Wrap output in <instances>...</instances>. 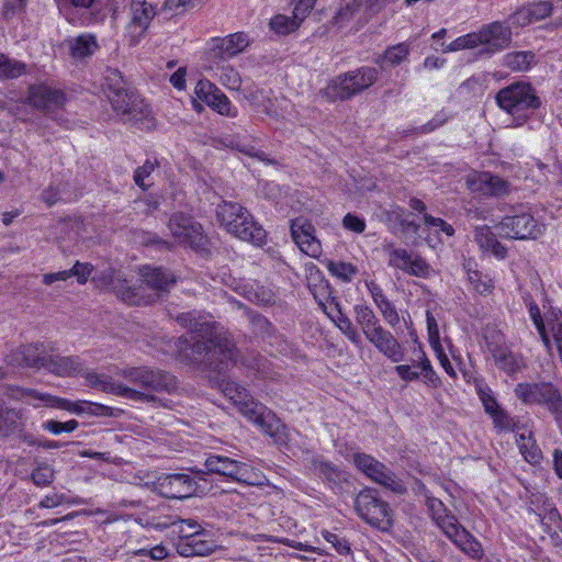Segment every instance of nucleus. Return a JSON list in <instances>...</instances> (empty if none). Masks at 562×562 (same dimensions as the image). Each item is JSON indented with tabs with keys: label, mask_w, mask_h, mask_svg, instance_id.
Listing matches in <instances>:
<instances>
[{
	"label": "nucleus",
	"mask_w": 562,
	"mask_h": 562,
	"mask_svg": "<svg viewBox=\"0 0 562 562\" xmlns=\"http://www.w3.org/2000/svg\"><path fill=\"white\" fill-rule=\"evenodd\" d=\"M177 322L192 336V351L196 360L205 362L213 371H225L236 363L237 350L229 334L198 312L179 314Z\"/></svg>",
	"instance_id": "nucleus-1"
},
{
	"label": "nucleus",
	"mask_w": 562,
	"mask_h": 562,
	"mask_svg": "<svg viewBox=\"0 0 562 562\" xmlns=\"http://www.w3.org/2000/svg\"><path fill=\"white\" fill-rule=\"evenodd\" d=\"M221 392L229 398L249 422L257 425L265 434L276 437L283 427L277 415L263 404L254 400L248 390L229 379L217 381Z\"/></svg>",
	"instance_id": "nucleus-2"
},
{
	"label": "nucleus",
	"mask_w": 562,
	"mask_h": 562,
	"mask_svg": "<svg viewBox=\"0 0 562 562\" xmlns=\"http://www.w3.org/2000/svg\"><path fill=\"white\" fill-rule=\"evenodd\" d=\"M122 376L138 389L127 386V390L139 393L136 398H128L134 402L158 403L161 400L155 395L158 392H172L177 387V379L169 372L149 367H133L122 370Z\"/></svg>",
	"instance_id": "nucleus-3"
},
{
	"label": "nucleus",
	"mask_w": 562,
	"mask_h": 562,
	"mask_svg": "<svg viewBox=\"0 0 562 562\" xmlns=\"http://www.w3.org/2000/svg\"><path fill=\"white\" fill-rule=\"evenodd\" d=\"M425 505L436 525L442 532L463 552L473 558H479L481 554V544L458 521L457 517L450 514L442 503L437 497L429 495L428 491L423 485Z\"/></svg>",
	"instance_id": "nucleus-4"
},
{
	"label": "nucleus",
	"mask_w": 562,
	"mask_h": 562,
	"mask_svg": "<svg viewBox=\"0 0 562 562\" xmlns=\"http://www.w3.org/2000/svg\"><path fill=\"white\" fill-rule=\"evenodd\" d=\"M216 216L221 225L237 238L252 243L256 246L265 243L266 231L243 205L223 201L216 207Z\"/></svg>",
	"instance_id": "nucleus-5"
},
{
	"label": "nucleus",
	"mask_w": 562,
	"mask_h": 562,
	"mask_svg": "<svg viewBox=\"0 0 562 562\" xmlns=\"http://www.w3.org/2000/svg\"><path fill=\"white\" fill-rule=\"evenodd\" d=\"M143 283L154 291V294L148 296L143 295V286H131L122 283L120 288L113 285L117 295L130 305L150 304L159 299L164 293L169 290L177 282V277L169 270L160 267L146 266L140 269Z\"/></svg>",
	"instance_id": "nucleus-6"
},
{
	"label": "nucleus",
	"mask_w": 562,
	"mask_h": 562,
	"mask_svg": "<svg viewBox=\"0 0 562 562\" xmlns=\"http://www.w3.org/2000/svg\"><path fill=\"white\" fill-rule=\"evenodd\" d=\"M378 78L376 68L363 66L335 77L322 92L330 101L349 100L373 86Z\"/></svg>",
	"instance_id": "nucleus-7"
},
{
	"label": "nucleus",
	"mask_w": 562,
	"mask_h": 562,
	"mask_svg": "<svg viewBox=\"0 0 562 562\" xmlns=\"http://www.w3.org/2000/svg\"><path fill=\"white\" fill-rule=\"evenodd\" d=\"M495 101L503 111L518 117H527L528 113L541 105L533 87L524 81H516L502 88L496 93Z\"/></svg>",
	"instance_id": "nucleus-8"
},
{
	"label": "nucleus",
	"mask_w": 562,
	"mask_h": 562,
	"mask_svg": "<svg viewBox=\"0 0 562 562\" xmlns=\"http://www.w3.org/2000/svg\"><path fill=\"white\" fill-rule=\"evenodd\" d=\"M204 467L205 471L196 470L194 472L200 475L206 473L218 474L238 483L254 486L261 485L265 479L251 465L223 454H210L204 462Z\"/></svg>",
	"instance_id": "nucleus-9"
},
{
	"label": "nucleus",
	"mask_w": 562,
	"mask_h": 562,
	"mask_svg": "<svg viewBox=\"0 0 562 562\" xmlns=\"http://www.w3.org/2000/svg\"><path fill=\"white\" fill-rule=\"evenodd\" d=\"M514 393L522 403L543 406L557 420L562 419V394L553 383H518Z\"/></svg>",
	"instance_id": "nucleus-10"
},
{
	"label": "nucleus",
	"mask_w": 562,
	"mask_h": 562,
	"mask_svg": "<svg viewBox=\"0 0 562 562\" xmlns=\"http://www.w3.org/2000/svg\"><path fill=\"white\" fill-rule=\"evenodd\" d=\"M498 234L509 239H537L543 234L544 226L533 217L525 206L514 207L496 225Z\"/></svg>",
	"instance_id": "nucleus-11"
},
{
	"label": "nucleus",
	"mask_w": 562,
	"mask_h": 562,
	"mask_svg": "<svg viewBox=\"0 0 562 562\" xmlns=\"http://www.w3.org/2000/svg\"><path fill=\"white\" fill-rule=\"evenodd\" d=\"M355 509L363 521L382 531L389 530L393 525L390 505L373 488L368 487L357 494Z\"/></svg>",
	"instance_id": "nucleus-12"
},
{
	"label": "nucleus",
	"mask_w": 562,
	"mask_h": 562,
	"mask_svg": "<svg viewBox=\"0 0 562 562\" xmlns=\"http://www.w3.org/2000/svg\"><path fill=\"white\" fill-rule=\"evenodd\" d=\"M168 229L175 243L179 246L189 247L194 250L205 249L207 237L202 225L190 214L175 212L168 221Z\"/></svg>",
	"instance_id": "nucleus-13"
},
{
	"label": "nucleus",
	"mask_w": 562,
	"mask_h": 562,
	"mask_svg": "<svg viewBox=\"0 0 562 562\" xmlns=\"http://www.w3.org/2000/svg\"><path fill=\"white\" fill-rule=\"evenodd\" d=\"M353 463L359 471L366 474L371 481L382 485L391 492L403 495L406 493V486L398 480L395 473L385 464L367 453H356Z\"/></svg>",
	"instance_id": "nucleus-14"
},
{
	"label": "nucleus",
	"mask_w": 562,
	"mask_h": 562,
	"mask_svg": "<svg viewBox=\"0 0 562 562\" xmlns=\"http://www.w3.org/2000/svg\"><path fill=\"white\" fill-rule=\"evenodd\" d=\"M156 14V7L147 0L130 1L127 7L128 21L125 25V38L131 46H135L142 41Z\"/></svg>",
	"instance_id": "nucleus-15"
},
{
	"label": "nucleus",
	"mask_w": 562,
	"mask_h": 562,
	"mask_svg": "<svg viewBox=\"0 0 562 562\" xmlns=\"http://www.w3.org/2000/svg\"><path fill=\"white\" fill-rule=\"evenodd\" d=\"M109 101L114 112L125 121L143 122L150 117L148 104L131 88H126L122 93H115Z\"/></svg>",
	"instance_id": "nucleus-16"
},
{
	"label": "nucleus",
	"mask_w": 562,
	"mask_h": 562,
	"mask_svg": "<svg viewBox=\"0 0 562 562\" xmlns=\"http://www.w3.org/2000/svg\"><path fill=\"white\" fill-rule=\"evenodd\" d=\"M248 45V35L243 32L213 38L207 50V60L209 63L226 61L237 56Z\"/></svg>",
	"instance_id": "nucleus-17"
},
{
	"label": "nucleus",
	"mask_w": 562,
	"mask_h": 562,
	"mask_svg": "<svg viewBox=\"0 0 562 562\" xmlns=\"http://www.w3.org/2000/svg\"><path fill=\"white\" fill-rule=\"evenodd\" d=\"M156 488L166 498H188L198 493V483L188 474L175 473L157 480Z\"/></svg>",
	"instance_id": "nucleus-18"
},
{
	"label": "nucleus",
	"mask_w": 562,
	"mask_h": 562,
	"mask_svg": "<svg viewBox=\"0 0 562 562\" xmlns=\"http://www.w3.org/2000/svg\"><path fill=\"white\" fill-rule=\"evenodd\" d=\"M291 235L301 251L312 258L322 255V244L315 236V227L305 217H296L291 221Z\"/></svg>",
	"instance_id": "nucleus-19"
},
{
	"label": "nucleus",
	"mask_w": 562,
	"mask_h": 562,
	"mask_svg": "<svg viewBox=\"0 0 562 562\" xmlns=\"http://www.w3.org/2000/svg\"><path fill=\"white\" fill-rule=\"evenodd\" d=\"M467 184L472 192L490 196H504L512 190L510 182L488 171L470 175Z\"/></svg>",
	"instance_id": "nucleus-20"
},
{
	"label": "nucleus",
	"mask_w": 562,
	"mask_h": 562,
	"mask_svg": "<svg viewBox=\"0 0 562 562\" xmlns=\"http://www.w3.org/2000/svg\"><path fill=\"white\" fill-rule=\"evenodd\" d=\"M194 93L201 101L220 114L232 117L236 116V108L232 105L229 99L210 80H199L194 88Z\"/></svg>",
	"instance_id": "nucleus-21"
},
{
	"label": "nucleus",
	"mask_w": 562,
	"mask_h": 562,
	"mask_svg": "<svg viewBox=\"0 0 562 562\" xmlns=\"http://www.w3.org/2000/svg\"><path fill=\"white\" fill-rule=\"evenodd\" d=\"M21 394L22 396L29 397V403L34 407H57L76 414H89L87 405H90V402L83 401L71 403L66 398L57 397L48 393H42L34 389H24L21 391Z\"/></svg>",
	"instance_id": "nucleus-22"
},
{
	"label": "nucleus",
	"mask_w": 562,
	"mask_h": 562,
	"mask_svg": "<svg viewBox=\"0 0 562 562\" xmlns=\"http://www.w3.org/2000/svg\"><path fill=\"white\" fill-rule=\"evenodd\" d=\"M29 101L37 110L52 112L65 104L66 97L60 89L35 85L30 88Z\"/></svg>",
	"instance_id": "nucleus-23"
},
{
	"label": "nucleus",
	"mask_w": 562,
	"mask_h": 562,
	"mask_svg": "<svg viewBox=\"0 0 562 562\" xmlns=\"http://www.w3.org/2000/svg\"><path fill=\"white\" fill-rule=\"evenodd\" d=\"M366 338L379 350V352L392 362H400L404 359V348L394 335L386 330L382 325L369 333Z\"/></svg>",
	"instance_id": "nucleus-24"
},
{
	"label": "nucleus",
	"mask_w": 562,
	"mask_h": 562,
	"mask_svg": "<svg viewBox=\"0 0 562 562\" xmlns=\"http://www.w3.org/2000/svg\"><path fill=\"white\" fill-rule=\"evenodd\" d=\"M482 30L483 48L481 54H494L506 48L512 40V31L509 26L501 22H493Z\"/></svg>",
	"instance_id": "nucleus-25"
},
{
	"label": "nucleus",
	"mask_w": 562,
	"mask_h": 562,
	"mask_svg": "<svg viewBox=\"0 0 562 562\" xmlns=\"http://www.w3.org/2000/svg\"><path fill=\"white\" fill-rule=\"evenodd\" d=\"M41 368L58 376H71L81 373L83 364L79 357H64L58 353H48L45 351Z\"/></svg>",
	"instance_id": "nucleus-26"
},
{
	"label": "nucleus",
	"mask_w": 562,
	"mask_h": 562,
	"mask_svg": "<svg viewBox=\"0 0 562 562\" xmlns=\"http://www.w3.org/2000/svg\"><path fill=\"white\" fill-rule=\"evenodd\" d=\"M207 532L196 533L189 540H178L176 550L181 557H205L216 551L217 544L214 540L206 539Z\"/></svg>",
	"instance_id": "nucleus-27"
},
{
	"label": "nucleus",
	"mask_w": 562,
	"mask_h": 562,
	"mask_svg": "<svg viewBox=\"0 0 562 562\" xmlns=\"http://www.w3.org/2000/svg\"><path fill=\"white\" fill-rule=\"evenodd\" d=\"M44 352L45 350H40L38 345L20 346L5 356V362L12 367L41 369Z\"/></svg>",
	"instance_id": "nucleus-28"
},
{
	"label": "nucleus",
	"mask_w": 562,
	"mask_h": 562,
	"mask_svg": "<svg viewBox=\"0 0 562 562\" xmlns=\"http://www.w3.org/2000/svg\"><path fill=\"white\" fill-rule=\"evenodd\" d=\"M85 378L89 386L100 389L103 392L111 393L123 398H137L139 395V393L127 390L126 385L114 381L113 378L106 374L88 372Z\"/></svg>",
	"instance_id": "nucleus-29"
},
{
	"label": "nucleus",
	"mask_w": 562,
	"mask_h": 562,
	"mask_svg": "<svg viewBox=\"0 0 562 562\" xmlns=\"http://www.w3.org/2000/svg\"><path fill=\"white\" fill-rule=\"evenodd\" d=\"M236 291L255 304L273 305L276 303V293L269 286L244 282L236 286Z\"/></svg>",
	"instance_id": "nucleus-30"
},
{
	"label": "nucleus",
	"mask_w": 562,
	"mask_h": 562,
	"mask_svg": "<svg viewBox=\"0 0 562 562\" xmlns=\"http://www.w3.org/2000/svg\"><path fill=\"white\" fill-rule=\"evenodd\" d=\"M474 240L480 249L491 251L498 259H504L507 255V249L498 241L496 235L486 225L475 227Z\"/></svg>",
	"instance_id": "nucleus-31"
},
{
	"label": "nucleus",
	"mask_w": 562,
	"mask_h": 562,
	"mask_svg": "<svg viewBox=\"0 0 562 562\" xmlns=\"http://www.w3.org/2000/svg\"><path fill=\"white\" fill-rule=\"evenodd\" d=\"M551 11V1L533 2L519 9L515 13V19L520 25H526L547 18Z\"/></svg>",
	"instance_id": "nucleus-32"
},
{
	"label": "nucleus",
	"mask_w": 562,
	"mask_h": 562,
	"mask_svg": "<svg viewBox=\"0 0 562 562\" xmlns=\"http://www.w3.org/2000/svg\"><path fill=\"white\" fill-rule=\"evenodd\" d=\"M72 58L82 59L91 56L98 49L97 37L92 34H81L66 41Z\"/></svg>",
	"instance_id": "nucleus-33"
},
{
	"label": "nucleus",
	"mask_w": 562,
	"mask_h": 562,
	"mask_svg": "<svg viewBox=\"0 0 562 562\" xmlns=\"http://www.w3.org/2000/svg\"><path fill=\"white\" fill-rule=\"evenodd\" d=\"M210 68L216 71L220 82L231 90H239L241 77L239 72L226 61L210 63Z\"/></svg>",
	"instance_id": "nucleus-34"
},
{
	"label": "nucleus",
	"mask_w": 562,
	"mask_h": 562,
	"mask_svg": "<svg viewBox=\"0 0 562 562\" xmlns=\"http://www.w3.org/2000/svg\"><path fill=\"white\" fill-rule=\"evenodd\" d=\"M23 426V414L14 408H0V437H8L21 430Z\"/></svg>",
	"instance_id": "nucleus-35"
},
{
	"label": "nucleus",
	"mask_w": 562,
	"mask_h": 562,
	"mask_svg": "<svg viewBox=\"0 0 562 562\" xmlns=\"http://www.w3.org/2000/svg\"><path fill=\"white\" fill-rule=\"evenodd\" d=\"M353 310L356 322L360 326L364 337L381 326V323L373 310L368 305L358 304Z\"/></svg>",
	"instance_id": "nucleus-36"
},
{
	"label": "nucleus",
	"mask_w": 562,
	"mask_h": 562,
	"mask_svg": "<svg viewBox=\"0 0 562 562\" xmlns=\"http://www.w3.org/2000/svg\"><path fill=\"white\" fill-rule=\"evenodd\" d=\"M517 445L519 447L520 453L527 462L537 464L542 459V452L531 432H529L528 436H526L525 432L519 434L517 438Z\"/></svg>",
	"instance_id": "nucleus-37"
},
{
	"label": "nucleus",
	"mask_w": 562,
	"mask_h": 562,
	"mask_svg": "<svg viewBox=\"0 0 562 562\" xmlns=\"http://www.w3.org/2000/svg\"><path fill=\"white\" fill-rule=\"evenodd\" d=\"M103 92L110 99L115 93H122L126 90L127 83L122 74L115 68H106L102 83Z\"/></svg>",
	"instance_id": "nucleus-38"
},
{
	"label": "nucleus",
	"mask_w": 562,
	"mask_h": 562,
	"mask_svg": "<svg viewBox=\"0 0 562 562\" xmlns=\"http://www.w3.org/2000/svg\"><path fill=\"white\" fill-rule=\"evenodd\" d=\"M535 60L531 52H513L503 58V65L513 71H527Z\"/></svg>",
	"instance_id": "nucleus-39"
},
{
	"label": "nucleus",
	"mask_w": 562,
	"mask_h": 562,
	"mask_svg": "<svg viewBox=\"0 0 562 562\" xmlns=\"http://www.w3.org/2000/svg\"><path fill=\"white\" fill-rule=\"evenodd\" d=\"M487 350L493 357L495 364L502 361L503 357L507 356L510 349L506 346L505 339L502 333L492 330L485 337Z\"/></svg>",
	"instance_id": "nucleus-40"
},
{
	"label": "nucleus",
	"mask_w": 562,
	"mask_h": 562,
	"mask_svg": "<svg viewBox=\"0 0 562 562\" xmlns=\"http://www.w3.org/2000/svg\"><path fill=\"white\" fill-rule=\"evenodd\" d=\"M465 269L468 281L472 284L474 291L481 295H488L493 292L494 283L488 276L482 274V272L476 269H472L470 263L465 266Z\"/></svg>",
	"instance_id": "nucleus-41"
},
{
	"label": "nucleus",
	"mask_w": 562,
	"mask_h": 562,
	"mask_svg": "<svg viewBox=\"0 0 562 562\" xmlns=\"http://www.w3.org/2000/svg\"><path fill=\"white\" fill-rule=\"evenodd\" d=\"M26 66L24 63L9 58L0 54V78L13 79L25 74Z\"/></svg>",
	"instance_id": "nucleus-42"
},
{
	"label": "nucleus",
	"mask_w": 562,
	"mask_h": 562,
	"mask_svg": "<svg viewBox=\"0 0 562 562\" xmlns=\"http://www.w3.org/2000/svg\"><path fill=\"white\" fill-rule=\"evenodd\" d=\"M312 468L315 473L330 483L337 484L341 481L340 470L330 462L321 458H315L312 462Z\"/></svg>",
	"instance_id": "nucleus-43"
},
{
	"label": "nucleus",
	"mask_w": 562,
	"mask_h": 562,
	"mask_svg": "<svg viewBox=\"0 0 562 562\" xmlns=\"http://www.w3.org/2000/svg\"><path fill=\"white\" fill-rule=\"evenodd\" d=\"M384 250L389 255V266L405 271L412 259V255L403 248H395L392 245L384 246Z\"/></svg>",
	"instance_id": "nucleus-44"
},
{
	"label": "nucleus",
	"mask_w": 562,
	"mask_h": 562,
	"mask_svg": "<svg viewBox=\"0 0 562 562\" xmlns=\"http://www.w3.org/2000/svg\"><path fill=\"white\" fill-rule=\"evenodd\" d=\"M172 527L179 533L178 540H189L196 533H204V529L194 519H179L172 522Z\"/></svg>",
	"instance_id": "nucleus-45"
},
{
	"label": "nucleus",
	"mask_w": 562,
	"mask_h": 562,
	"mask_svg": "<svg viewBox=\"0 0 562 562\" xmlns=\"http://www.w3.org/2000/svg\"><path fill=\"white\" fill-rule=\"evenodd\" d=\"M54 479L55 471L50 465L46 463H40L33 469L31 473L32 482L40 487L49 486L53 483Z\"/></svg>",
	"instance_id": "nucleus-46"
},
{
	"label": "nucleus",
	"mask_w": 562,
	"mask_h": 562,
	"mask_svg": "<svg viewBox=\"0 0 562 562\" xmlns=\"http://www.w3.org/2000/svg\"><path fill=\"white\" fill-rule=\"evenodd\" d=\"M327 269L333 276H335L336 278H338L339 280H341L344 282H349L357 272V269L355 266H352L349 262H342V261L336 262V261L329 260L327 262Z\"/></svg>",
	"instance_id": "nucleus-47"
},
{
	"label": "nucleus",
	"mask_w": 562,
	"mask_h": 562,
	"mask_svg": "<svg viewBox=\"0 0 562 562\" xmlns=\"http://www.w3.org/2000/svg\"><path fill=\"white\" fill-rule=\"evenodd\" d=\"M301 21L299 19L289 18L286 15L278 14L270 21L271 29L278 34H288L295 31Z\"/></svg>",
	"instance_id": "nucleus-48"
},
{
	"label": "nucleus",
	"mask_w": 562,
	"mask_h": 562,
	"mask_svg": "<svg viewBox=\"0 0 562 562\" xmlns=\"http://www.w3.org/2000/svg\"><path fill=\"white\" fill-rule=\"evenodd\" d=\"M416 367L420 369V375L424 378V382L432 387H438L441 384V381L435 370L432 369V366L429 361V359L426 357L424 352H422V356L419 360L417 361Z\"/></svg>",
	"instance_id": "nucleus-49"
},
{
	"label": "nucleus",
	"mask_w": 562,
	"mask_h": 562,
	"mask_svg": "<svg viewBox=\"0 0 562 562\" xmlns=\"http://www.w3.org/2000/svg\"><path fill=\"white\" fill-rule=\"evenodd\" d=\"M334 323L342 331V334L356 346L361 344V337L356 327L352 325L349 317L344 313H339V316L335 318Z\"/></svg>",
	"instance_id": "nucleus-50"
},
{
	"label": "nucleus",
	"mask_w": 562,
	"mask_h": 562,
	"mask_svg": "<svg viewBox=\"0 0 562 562\" xmlns=\"http://www.w3.org/2000/svg\"><path fill=\"white\" fill-rule=\"evenodd\" d=\"M322 290H324V292L326 294H329L328 292V286H324L322 288ZM314 297L315 300H317L318 302V305L323 308V311L325 312V314L334 322L335 318H337V316H339V313H342L341 312V307H340V304L339 302L335 299V297H331L330 295H327L325 297V300L323 299H319L318 295L315 293L314 294Z\"/></svg>",
	"instance_id": "nucleus-51"
},
{
	"label": "nucleus",
	"mask_w": 562,
	"mask_h": 562,
	"mask_svg": "<svg viewBox=\"0 0 562 562\" xmlns=\"http://www.w3.org/2000/svg\"><path fill=\"white\" fill-rule=\"evenodd\" d=\"M539 521L546 527V530L550 531L553 527L559 528L561 517L557 508L550 504L543 509V512L536 513Z\"/></svg>",
	"instance_id": "nucleus-52"
},
{
	"label": "nucleus",
	"mask_w": 562,
	"mask_h": 562,
	"mask_svg": "<svg viewBox=\"0 0 562 562\" xmlns=\"http://www.w3.org/2000/svg\"><path fill=\"white\" fill-rule=\"evenodd\" d=\"M408 53V45L401 43L387 48L384 53L383 59L393 66L398 65L407 57Z\"/></svg>",
	"instance_id": "nucleus-53"
},
{
	"label": "nucleus",
	"mask_w": 562,
	"mask_h": 562,
	"mask_svg": "<svg viewBox=\"0 0 562 562\" xmlns=\"http://www.w3.org/2000/svg\"><path fill=\"white\" fill-rule=\"evenodd\" d=\"M496 366L508 374H515L524 368V361L510 350Z\"/></svg>",
	"instance_id": "nucleus-54"
},
{
	"label": "nucleus",
	"mask_w": 562,
	"mask_h": 562,
	"mask_svg": "<svg viewBox=\"0 0 562 562\" xmlns=\"http://www.w3.org/2000/svg\"><path fill=\"white\" fill-rule=\"evenodd\" d=\"M78 426L79 423L76 419H70L65 423L49 419L43 424V429L54 435H59L61 432H72L78 428Z\"/></svg>",
	"instance_id": "nucleus-55"
},
{
	"label": "nucleus",
	"mask_w": 562,
	"mask_h": 562,
	"mask_svg": "<svg viewBox=\"0 0 562 562\" xmlns=\"http://www.w3.org/2000/svg\"><path fill=\"white\" fill-rule=\"evenodd\" d=\"M430 266L426 262L424 258L420 256L412 257L409 263L407 265L406 272L409 276H415L419 278H426L430 273Z\"/></svg>",
	"instance_id": "nucleus-56"
},
{
	"label": "nucleus",
	"mask_w": 562,
	"mask_h": 562,
	"mask_svg": "<svg viewBox=\"0 0 562 562\" xmlns=\"http://www.w3.org/2000/svg\"><path fill=\"white\" fill-rule=\"evenodd\" d=\"M158 166L156 159L150 160L147 159L142 166H139L134 172V181L142 189H146L148 184H146V179L153 173V171Z\"/></svg>",
	"instance_id": "nucleus-57"
},
{
	"label": "nucleus",
	"mask_w": 562,
	"mask_h": 562,
	"mask_svg": "<svg viewBox=\"0 0 562 562\" xmlns=\"http://www.w3.org/2000/svg\"><path fill=\"white\" fill-rule=\"evenodd\" d=\"M322 535L324 539L329 542L339 554H349L351 552L350 543L346 538H342L327 530H324Z\"/></svg>",
	"instance_id": "nucleus-58"
},
{
	"label": "nucleus",
	"mask_w": 562,
	"mask_h": 562,
	"mask_svg": "<svg viewBox=\"0 0 562 562\" xmlns=\"http://www.w3.org/2000/svg\"><path fill=\"white\" fill-rule=\"evenodd\" d=\"M69 271L70 278L76 277L79 284H85L93 271V266L88 262L77 261Z\"/></svg>",
	"instance_id": "nucleus-59"
},
{
	"label": "nucleus",
	"mask_w": 562,
	"mask_h": 562,
	"mask_svg": "<svg viewBox=\"0 0 562 562\" xmlns=\"http://www.w3.org/2000/svg\"><path fill=\"white\" fill-rule=\"evenodd\" d=\"M424 222L427 227L436 228L437 231L442 232L448 237H451L454 234V228L452 227V225H450L442 218L434 217L429 214H425Z\"/></svg>",
	"instance_id": "nucleus-60"
},
{
	"label": "nucleus",
	"mask_w": 562,
	"mask_h": 562,
	"mask_svg": "<svg viewBox=\"0 0 562 562\" xmlns=\"http://www.w3.org/2000/svg\"><path fill=\"white\" fill-rule=\"evenodd\" d=\"M194 7L193 0H165L162 10L172 14H182Z\"/></svg>",
	"instance_id": "nucleus-61"
},
{
	"label": "nucleus",
	"mask_w": 562,
	"mask_h": 562,
	"mask_svg": "<svg viewBox=\"0 0 562 562\" xmlns=\"http://www.w3.org/2000/svg\"><path fill=\"white\" fill-rule=\"evenodd\" d=\"M342 226L348 231L361 234L364 232L367 225L363 218L356 214L348 213L342 218Z\"/></svg>",
	"instance_id": "nucleus-62"
},
{
	"label": "nucleus",
	"mask_w": 562,
	"mask_h": 562,
	"mask_svg": "<svg viewBox=\"0 0 562 562\" xmlns=\"http://www.w3.org/2000/svg\"><path fill=\"white\" fill-rule=\"evenodd\" d=\"M378 308L390 326L395 327L400 323V315L395 306L390 301L384 302L378 306Z\"/></svg>",
	"instance_id": "nucleus-63"
},
{
	"label": "nucleus",
	"mask_w": 562,
	"mask_h": 562,
	"mask_svg": "<svg viewBox=\"0 0 562 562\" xmlns=\"http://www.w3.org/2000/svg\"><path fill=\"white\" fill-rule=\"evenodd\" d=\"M491 416L493 417L495 427H497L501 430H510L514 429L515 422L507 413H505L503 409L498 408L495 411V413H492Z\"/></svg>",
	"instance_id": "nucleus-64"
}]
</instances>
